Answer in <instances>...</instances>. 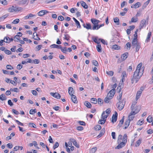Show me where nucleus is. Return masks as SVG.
Returning <instances> with one entry per match:
<instances>
[{"mask_svg":"<svg viewBox=\"0 0 153 153\" xmlns=\"http://www.w3.org/2000/svg\"><path fill=\"white\" fill-rule=\"evenodd\" d=\"M68 93L70 96H72L73 95L74 93V91H73V88L71 87H70L68 88Z\"/></svg>","mask_w":153,"mask_h":153,"instance_id":"obj_14","label":"nucleus"},{"mask_svg":"<svg viewBox=\"0 0 153 153\" xmlns=\"http://www.w3.org/2000/svg\"><path fill=\"white\" fill-rule=\"evenodd\" d=\"M81 5L85 8L87 9L88 7V6L86 4L85 2L83 1H82L81 2Z\"/></svg>","mask_w":153,"mask_h":153,"instance_id":"obj_27","label":"nucleus"},{"mask_svg":"<svg viewBox=\"0 0 153 153\" xmlns=\"http://www.w3.org/2000/svg\"><path fill=\"white\" fill-rule=\"evenodd\" d=\"M150 1V0H148V1H147L146 2H145L144 4L143 7H146L149 3Z\"/></svg>","mask_w":153,"mask_h":153,"instance_id":"obj_49","label":"nucleus"},{"mask_svg":"<svg viewBox=\"0 0 153 153\" xmlns=\"http://www.w3.org/2000/svg\"><path fill=\"white\" fill-rule=\"evenodd\" d=\"M131 44L130 42H127L126 44V48L127 49H130L131 47Z\"/></svg>","mask_w":153,"mask_h":153,"instance_id":"obj_46","label":"nucleus"},{"mask_svg":"<svg viewBox=\"0 0 153 153\" xmlns=\"http://www.w3.org/2000/svg\"><path fill=\"white\" fill-rule=\"evenodd\" d=\"M42 46V45H39L38 46H37L36 48L37 50L38 51L40 50V49L41 48V47Z\"/></svg>","mask_w":153,"mask_h":153,"instance_id":"obj_64","label":"nucleus"},{"mask_svg":"<svg viewBox=\"0 0 153 153\" xmlns=\"http://www.w3.org/2000/svg\"><path fill=\"white\" fill-rule=\"evenodd\" d=\"M135 47H136L135 51H136V52H137L139 51V49L140 48V45L139 43H138V44L136 45Z\"/></svg>","mask_w":153,"mask_h":153,"instance_id":"obj_36","label":"nucleus"},{"mask_svg":"<svg viewBox=\"0 0 153 153\" xmlns=\"http://www.w3.org/2000/svg\"><path fill=\"white\" fill-rule=\"evenodd\" d=\"M130 121H129V120H126V121L125 122V127L123 128L124 129H126L129 126L130 123Z\"/></svg>","mask_w":153,"mask_h":153,"instance_id":"obj_11","label":"nucleus"},{"mask_svg":"<svg viewBox=\"0 0 153 153\" xmlns=\"http://www.w3.org/2000/svg\"><path fill=\"white\" fill-rule=\"evenodd\" d=\"M91 102L92 103L96 104L97 103V100L95 98H91Z\"/></svg>","mask_w":153,"mask_h":153,"instance_id":"obj_31","label":"nucleus"},{"mask_svg":"<svg viewBox=\"0 0 153 153\" xmlns=\"http://www.w3.org/2000/svg\"><path fill=\"white\" fill-rule=\"evenodd\" d=\"M101 128V127L99 125H97L95 126L94 127L95 130L96 131H99L100 130Z\"/></svg>","mask_w":153,"mask_h":153,"instance_id":"obj_32","label":"nucleus"},{"mask_svg":"<svg viewBox=\"0 0 153 153\" xmlns=\"http://www.w3.org/2000/svg\"><path fill=\"white\" fill-rule=\"evenodd\" d=\"M134 118V116L133 115L129 114L128 116V120H129L130 122Z\"/></svg>","mask_w":153,"mask_h":153,"instance_id":"obj_42","label":"nucleus"},{"mask_svg":"<svg viewBox=\"0 0 153 153\" xmlns=\"http://www.w3.org/2000/svg\"><path fill=\"white\" fill-rule=\"evenodd\" d=\"M138 44L137 43V39L136 38H134L132 42V44L133 46V48H134L135 46L136 45Z\"/></svg>","mask_w":153,"mask_h":153,"instance_id":"obj_9","label":"nucleus"},{"mask_svg":"<svg viewBox=\"0 0 153 153\" xmlns=\"http://www.w3.org/2000/svg\"><path fill=\"white\" fill-rule=\"evenodd\" d=\"M70 140L73 143V144L76 147L78 148L79 147V145L74 139L71 138L70 139Z\"/></svg>","mask_w":153,"mask_h":153,"instance_id":"obj_8","label":"nucleus"},{"mask_svg":"<svg viewBox=\"0 0 153 153\" xmlns=\"http://www.w3.org/2000/svg\"><path fill=\"white\" fill-rule=\"evenodd\" d=\"M120 47L117 45H114L113 46L112 48L114 49L119 50L120 49Z\"/></svg>","mask_w":153,"mask_h":153,"instance_id":"obj_38","label":"nucleus"},{"mask_svg":"<svg viewBox=\"0 0 153 153\" xmlns=\"http://www.w3.org/2000/svg\"><path fill=\"white\" fill-rule=\"evenodd\" d=\"M115 89L114 88L113 89L110 90L108 94L107 95L109 96L111 98H112L115 94Z\"/></svg>","mask_w":153,"mask_h":153,"instance_id":"obj_5","label":"nucleus"},{"mask_svg":"<svg viewBox=\"0 0 153 153\" xmlns=\"http://www.w3.org/2000/svg\"><path fill=\"white\" fill-rule=\"evenodd\" d=\"M22 8L21 7L13 5L10 6L7 9L8 11L10 13L14 12L19 11L22 10Z\"/></svg>","mask_w":153,"mask_h":153,"instance_id":"obj_2","label":"nucleus"},{"mask_svg":"<svg viewBox=\"0 0 153 153\" xmlns=\"http://www.w3.org/2000/svg\"><path fill=\"white\" fill-rule=\"evenodd\" d=\"M97 149L96 147L93 148L90 150V153H94Z\"/></svg>","mask_w":153,"mask_h":153,"instance_id":"obj_39","label":"nucleus"},{"mask_svg":"<svg viewBox=\"0 0 153 153\" xmlns=\"http://www.w3.org/2000/svg\"><path fill=\"white\" fill-rule=\"evenodd\" d=\"M33 63H34L35 64H38L39 62V59H35L33 60Z\"/></svg>","mask_w":153,"mask_h":153,"instance_id":"obj_59","label":"nucleus"},{"mask_svg":"<svg viewBox=\"0 0 153 153\" xmlns=\"http://www.w3.org/2000/svg\"><path fill=\"white\" fill-rule=\"evenodd\" d=\"M14 41L15 42H18V41H19L20 40V37L18 35H17L16 36H15L14 37Z\"/></svg>","mask_w":153,"mask_h":153,"instance_id":"obj_26","label":"nucleus"},{"mask_svg":"<svg viewBox=\"0 0 153 153\" xmlns=\"http://www.w3.org/2000/svg\"><path fill=\"white\" fill-rule=\"evenodd\" d=\"M137 21V18L135 19L133 17L131 18V22H136Z\"/></svg>","mask_w":153,"mask_h":153,"instance_id":"obj_57","label":"nucleus"},{"mask_svg":"<svg viewBox=\"0 0 153 153\" xmlns=\"http://www.w3.org/2000/svg\"><path fill=\"white\" fill-rule=\"evenodd\" d=\"M0 2L4 5H6L7 4V1L6 0H0Z\"/></svg>","mask_w":153,"mask_h":153,"instance_id":"obj_41","label":"nucleus"},{"mask_svg":"<svg viewBox=\"0 0 153 153\" xmlns=\"http://www.w3.org/2000/svg\"><path fill=\"white\" fill-rule=\"evenodd\" d=\"M105 120H104L103 119H102L99 120L98 123L99 124L102 125L104 124L105 123Z\"/></svg>","mask_w":153,"mask_h":153,"instance_id":"obj_33","label":"nucleus"},{"mask_svg":"<svg viewBox=\"0 0 153 153\" xmlns=\"http://www.w3.org/2000/svg\"><path fill=\"white\" fill-rule=\"evenodd\" d=\"M101 116L102 119L105 120L106 121V118L108 117V115H105V111H104L103 112Z\"/></svg>","mask_w":153,"mask_h":153,"instance_id":"obj_20","label":"nucleus"},{"mask_svg":"<svg viewBox=\"0 0 153 153\" xmlns=\"http://www.w3.org/2000/svg\"><path fill=\"white\" fill-rule=\"evenodd\" d=\"M105 132V128H103L101 131L100 132V134L98 135L97 137H100L102 135L104 134V133Z\"/></svg>","mask_w":153,"mask_h":153,"instance_id":"obj_17","label":"nucleus"},{"mask_svg":"<svg viewBox=\"0 0 153 153\" xmlns=\"http://www.w3.org/2000/svg\"><path fill=\"white\" fill-rule=\"evenodd\" d=\"M118 143V145L117 146L115 147V149H120L122 147H123V146H124L126 144L125 143H123L122 142V141H121L119 143Z\"/></svg>","mask_w":153,"mask_h":153,"instance_id":"obj_7","label":"nucleus"},{"mask_svg":"<svg viewBox=\"0 0 153 153\" xmlns=\"http://www.w3.org/2000/svg\"><path fill=\"white\" fill-rule=\"evenodd\" d=\"M6 68L7 69L11 70L13 69V67L10 65H7L6 66Z\"/></svg>","mask_w":153,"mask_h":153,"instance_id":"obj_52","label":"nucleus"},{"mask_svg":"<svg viewBox=\"0 0 153 153\" xmlns=\"http://www.w3.org/2000/svg\"><path fill=\"white\" fill-rule=\"evenodd\" d=\"M134 105H132L131 107V109L132 110L130 114L133 115H134L136 114L137 113L140 111L139 110H134Z\"/></svg>","mask_w":153,"mask_h":153,"instance_id":"obj_4","label":"nucleus"},{"mask_svg":"<svg viewBox=\"0 0 153 153\" xmlns=\"http://www.w3.org/2000/svg\"><path fill=\"white\" fill-rule=\"evenodd\" d=\"M43 10H41V11H40L38 13V15L40 16H42L43 15H44V14H43Z\"/></svg>","mask_w":153,"mask_h":153,"instance_id":"obj_60","label":"nucleus"},{"mask_svg":"<svg viewBox=\"0 0 153 153\" xmlns=\"http://www.w3.org/2000/svg\"><path fill=\"white\" fill-rule=\"evenodd\" d=\"M97 51L99 52H102V48L100 44H98L97 46Z\"/></svg>","mask_w":153,"mask_h":153,"instance_id":"obj_23","label":"nucleus"},{"mask_svg":"<svg viewBox=\"0 0 153 153\" xmlns=\"http://www.w3.org/2000/svg\"><path fill=\"white\" fill-rule=\"evenodd\" d=\"M61 51L63 53H66V52L68 51L66 49V47H64L63 48H62L61 47V48L60 49Z\"/></svg>","mask_w":153,"mask_h":153,"instance_id":"obj_28","label":"nucleus"},{"mask_svg":"<svg viewBox=\"0 0 153 153\" xmlns=\"http://www.w3.org/2000/svg\"><path fill=\"white\" fill-rule=\"evenodd\" d=\"M114 22L116 23V24L119 25L120 24L119 19L117 17H115L114 19Z\"/></svg>","mask_w":153,"mask_h":153,"instance_id":"obj_24","label":"nucleus"},{"mask_svg":"<svg viewBox=\"0 0 153 153\" xmlns=\"http://www.w3.org/2000/svg\"><path fill=\"white\" fill-rule=\"evenodd\" d=\"M84 104L88 108H90L91 107V104L88 101H85L84 103Z\"/></svg>","mask_w":153,"mask_h":153,"instance_id":"obj_22","label":"nucleus"},{"mask_svg":"<svg viewBox=\"0 0 153 153\" xmlns=\"http://www.w3.org/2000/svg\"><path fill=\"white\" fill-rule=\"evenodd\" d=\"M91 21L92 23L93 24V25H99L97 22H96L95 21H94V19H91Z\"/></svg>","mask_w":153,"mask_h":153,"instance_id":"obj_54","label":"nucleus"},{"mask_svg":"<svg viewBox=\"0 0 153 153\" xmlns=\"http://www.w3.org/2000/svg\"><path fill=\"white\" fill-rule=\"evenodd\" d=\"M128 56V53L126 52L124 53L121 56L122 59L123 61L125 60L127 57Z\"/></svg>","mask_w":153,"mask_h":153,"instance_id":"obj_13","label":"nucleus"},{"mask_svg":"<svg viewBox=\"0 0 153 153\" xmlns=\"http://www.w3.org/2000/svg\"><path fill=\"white\" fill-rule=\"evenodd\" d=\"M54 97L57 99H60L61 98L60 95L58 93H56Z\"/></svg>","mask_w":153,"mask_h":153,"instance_id":"obj_37","label":"nucleus"},{"mask_svg":"<svg viewBox=\"0 0 153 153\" xmlns=\"http://www.w3.org/2000/svg\"><path fill=\"white\" fill-rule=\"evenodd\" d=\"M153 120L152 117L150 116H149L147 119V121L149 123L152 122Z\"/></svg>","mask_w":153,"mask_h":153,"instance_id":"obj_34","label":"nucleus"},{"mask_svg":"<svg viewBox=\"0 0 153 153\" xmlns=\"http://www.w3.org/2000/svg\"><path fill=\"white\" fill-rule=\"evenodd\" d=\"M9 37L8 36L5 37L4 39V42L6 43H10Z\"/></svg>","mask_w":153,"mask_h":153,"instance_id":"obj_29","label":"nucleus"},{"mask_svg":"<svg viewBox=\"0 0 153 153\" xmlns=\"http://www.w3.org/2000/svg\"><path fill=\"white\" fill-rule=\"evenodd\" d=\"M142 63H140L137 66V69L134 72L133 77L131 78L132 83H133L134 81L137 82L143 74V70L141 68Z\"/></svg>","mask_w":153,"mask_h":153,"instance_id":"obj_1","label":"nucleus"},{"mask_svg":"<svg viewBox=\"0 0 153 153\" xmlns=\"http://www.w3.org/2000/svg\"><path fill=\"white\" fill-rule=\"evenodd\" d=\"M109 97V96L107 95V97H105L104 99V101L106 103H109L110 100L112 99Z\"/></svg>","mask_w":153,"mask_h":153,"instance_id":"obj_19","label":"nucleus"},{"mask_svg":"<svg viewBox=\"0 0 153 153\" xmlns=\"http://www.w3.org/2000/svg\"><path fill=\"white\" fill-rule=\"evenodd\" d=\"M86 26L85 28L87 29H91V25L89 23H86Z\"/></svg>","mask_w":153,"mask_h":153,"instance_id":"obj_51","label":"nucleus"},{"mask_svg":"<svg viewBox=\"0 0 153 153\" xmlns=\"http://www.w3.org/2000/svg\"><path fill=\"white\" fill-rule=\"evenodd\" d=\"M8 16V14H6L0 17V21L1 20H4Z\"/></svg>","mask_w":153,"mask_h":153,"instance_id":"obj_40","label":"nucleus"},{"mask_svg":"<svg viewBox=\"0 0 153 153\" xmlns=\"http://www.w3.org/2000/svg\"><path fill=\"white\" fill-rule=\"evenodd\" d=\"M99 25H93L92 29L93 30H98L99 29Z\"/></svg>","mask_w":153,"mask_h":153,"instance_id":"obj_56","label":"nucleus"},{"mask_svg":"<svg viewBox=\"0 0 153 153\" xmlns=\"http://www.w3.org/2000/svg\"><path fill=\"white\" fill-rule=\"evenodd\" d=\"M141 140L139 139L136 142V144L135 146L136 147L138 146L141 143Z\"/></svg>","mask_w":153,"mask_h":153,"instance_id":"obj_47","label":"nucleus"},{"mask_svg":"<svg viewBox=\"0 0 153 153\" xmlns=\"http://www.w3.org/2000/svg\"><path fill=\"white\" fill-rule=\"evenodd\" d=\"M92 62L93 65L96 66H97L98 65V63L96 60H94L92 61Z\"/></svg>","mask_w":153,"mask_h":153,"instance_id":"obj_50","label":"nucleus"},{"mask_svg":"<svg viewBox=\"0 0 153 153\" xmlns=\"http://www.w3.org/2000/svg\"><path fill=\"white\" fill-rule=\"evenodd\" d=\"M151 35V32H149V33H148L147 35V37L146 41L148 42L149 41Z\"/></svg>","mask_w":153,"mask_h":153,"instance_id":"obj_35","label":"nucleus"},{"mask_svg":"<svg viewBox=\"0 0 153 153\" xmlns=\"http://www.w3.org/2000/svg\"><path fill=\"white\" fill-rule=\"evenodd\" d=\"M125 104V101L123 100L122 101H119L117 104V106L118 109L120 111H121L123 109Z\"/></svg>","mask_w":153,"mask_h":153,"instance_id":"obj_3","label":"nucleus"},{"mask_svg":"<svg viewBox=\"0 0 153 153\" xmlns=\"http://www.w3.org/2000/svg\"><path fill=\"white\" fill-rule=\"evenodd\" d=\"M27 2V0H22L19 2V4H25Z\"/></svg>","mask_w":153,"mask_h":153,"instance_id":"obj_45","label":"nucleus"},{"mask_svg":"<svg viewBox=\"0 0 153 153\" xmlns=\"http://www.w3.org/2000/svg\"><path fill=\"white\" fill-rule=\"evenodd\" d=\"M64 36L65 37L64 39L67 40H69V38L70 37L69 36L68 34H65Z\"/></svg>","mask_w":153,"mask_h":153,"instance_id":"obj_58","label":"nucleus"},{"mask_svg":"<svg viewBox=\"0 0 153 153\" xmlns=\"http://www.w3.org/2000/svg\"><path fill=\"white\" fill-rule=\"evenodd\" d=\"M94 41V42L97 43L98 44H100V40L101 39H99L98 40L97 39V37H95L94 39H93Z\"/></svg>","mask_w":153,"mask_h":153,"instance_id":"obj_30","label":"nucleus"},{"mask_svg":"<svg viewBox=\"0 0 153 153\" xmlns=\"http://www.w3.org/2000/svg\"><path fill=\"white\" fill-rule=\"evenodd\" d=\"M19 21V20L18 19H17L13 21L12 22V23L13 24H16L18 23Z\"/></svg>","mask_w":153,"mask_h":153,"instance_id":"obj_48","label":"nucleus"},{"mask_svg":"<svg viewBox=\"0 0 153 153\" xmlns=\"http://www.w3.org/2000/svg\"><path fill=\"white\" fill-rule=\"evenodd\" d=\"M71 96V100L72 102L75 103H77L78 101L76 99V96L74 95H73Z\"/></svg>","mask_w":153,"mask_h":153,"instance_id":"obj_15","label":"nucleus"},{"mask_svg":"<svg viewBox=\"0 0 153 153\" xmlns=\"http://www.w3.org/2000/svg\"><path fill=\"white\" fill-rule=\"evenodd\" d=\"M117 113L116 112L115 114H113L112 116L111 122L113 123L116 122L117 120Z\"/></svg>","mask_w":153,"mask_h":153,"instance_id":"obj_6","label":"nucleus"},{"mask_svg":"<svg viewBox=\"0 0 153 153\" xmlns=\"http://www.w3.org/2000/svg\"><path fill=\"white\" fill-rule=\"evenodd\" d=\"M142 91H139L137 92V93L136 95V100H138L139 98L140 97V95L141 94Z\"/></svg>","mask_w":153,"mask_h":153,"instance_id":"obj_18","label":"nucleus"},{"mask_svg":"<svg viewBox=\"0 0 153 153\" xmlns=\"http://www.w3.org/2000/svg\"><path fill=\"white\" fill-rule=\"evenodd\" d=\"M61 45H58L56 44H53L50 46L51 48H57L58 49H60L61 48Z\"/></svg>","mask_w":153,"mask_h":153,"instance_id":"obj_16","label":"nucleus"},{"mask_svg":"<svg viewBox=\"0 0 153 153\" xmlns=\"http://www.w3.org/2000/svg\"><path fill=\"white\" fill-rule=\"evenodd\" d=\"M0 100L4 101L7 100V98L4 94H2L0 95Z\"/></svg>","mask_w":153,"mask_h":153,"instance_id":"obj_21","label":"nucleus"},{"mask_svg":"<svg viewBox=\"0 0 153 153\" xmlns=\"http://www.w3.org/2000/svg\"><path fill=\"white\" fill-rule=\"evenodd\" d=\"M141 6V4L139 2L136 3L135 4L131 6V7L132 8H136L139 7Z\"/></svg>","mask_w":153,"mask_h":153,"instance_id":"obj_12","label":"nucleus"},{"mask_svg":"<svg viewBox=\"0 0 153 153\" xmlns=\"http://www.w3.org/2000/svg\"><path fill=\"white\" fill-rule=\"evenodd\" d=\"M76 129H77V130H78V131H82V130H83V128L82 126H78L76 128Z\"/></svg>","mask_w":153,"mask_h":153,"instance_id":"obj_62","label":"nucleus"},{"mask_svg":"<svg viewBox=\"0 0 153 153\" xmlns=\"http://www.w3.org/2000/svg\"><path fill=\"white\" fill-rule=\"evenodd\" d=\"M59 146V143L58 142H56L55 144L53 147L54 150L56 148H57Z\"/></svg>","mask_w":153,"mask_h":153,"instance_id":"obj_53","label":"nucleus"},{"mask_svg":"<svg viewBox=\"0 0 153 153\" xmlns=\"http://www.w3.org/2000/svg\"><path fill=\"white\" fill-rule=\"evenodd\" d=\"M4 52L6 54H8V55H10L12 54L11 52L10 51H9V50H6Z\"/></svg>","mask_w":153,"mask_h":153,"instance_id":"obj_61","label":"nucleus"},{"mask_svg":"<svg viewBox=\"0 0 153 153\" xmlns=\"http://www.w3.org/2000/svg\"><path fill=\"white\" fill-rule=\"evenodd\" d=\"M146 20H145V19L142 20L140 22V30L144 26V25L146 24Z\"/></svg>","mask_w":153,"mask_h":153,"instance_id":"obj_10","label":"nucleus"},{"mask_svg":"<svg viewBox=\"0 0 153 153\" xmlns=\"http://www.w3.org/2000/svg\"><path fill=\"white\" fill-rule=\"evenodd\" d=\"M106 74L111 76H112L114 74V72L113 71H107L106 72Z\"/></svg>","mask_w":153,"mask_h":153,"instance_id":"obj_55","label":"nucleus"},{"mask_svg":"<svg viewBox=\"0 0 153 153\" xmlns=\"http://www.w3.org/2000/svg\"><path fill=\"white\" fill-rule=\"evenodd\" d=\"M73 19L74 21L76 24L77 25V27L78 26L80 28L81 27V25L79 22L74 17H73Z\"/></svg>","mask_w":153,"mask_h":153,"instance_id":"obj_25","label":"nucleus"},{"mask_svg":"<svg viewBox=\"0 0 153 153\" xmlns=\"http://www.w3.org/2000/svg\"><path fill=\"white\" fill-rule=\"evenodd\" d=\"M97 102H98V103L99 104H100V105H101L103 103V101L100 98H99L98 99Z\"/></svg>","mask_w":153,"mask_h":153,"instance_id":"obj_44","label":"nucleus"},{"mask_svg":"<svg viewBox=\"0 0 153 153\" xmlns=\"http://www.w3.org/2000/svg\"><path fill=\"white\" fill-rule=\"evenodd\" d=\"M148 134H151L153 133V130L151 129H150L147 131Z\"/></svg>","mask_w":153,"mask_h":153,"instance_id":"obj_63","label":"nucleus"},{"mask_svg":"<svg viewBox=\"0 0 153 153\" xmlns=\"http://www.w3.org/2000/svg\"><path fill=\"white\" fill-rule=\"evenodd\" d=\"M123 136L121 135H119L118 137L117 142L118 143H119L121 141L122 139Z\"/></svg>","mask_w":153,"mask_h":153,"instance_id":"obj_43","label":"nucleus"}]
</instances>
